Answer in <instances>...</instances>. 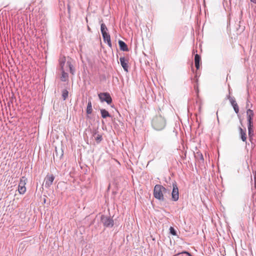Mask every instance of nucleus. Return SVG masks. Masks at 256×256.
I'll use <instances>...</instances> for the list:
<instances>
[{
	"instance_id": "nucleus-8",
	"label": "nucleus",
	"mask_w": 256,
	"mask_h": 256,
	"mask_svg": "<svg viewBox=\"0 0 256 256\" xmlns=\"http://www.w3.org/2000/svg\"><path fill=\"white\" fill-rule=\"evenodd\" d=\"M64 156V152L62 148L58 149L57 148H55V152L54 153V158L55 160H60Z\"/></svg>"
},
{
	"instance_id": "nucleus-18",
	"label": "nucleus",
	"mask_w": 256,
	"mask_h": 256,
	"mask_svg": "<svg viewBox=\"0 0 256 256\" xmlns=\"http://www.w3.org/2000/svg\"><path fill=\"white\" fill-rule=\"evenodd\" d=\"M26 178L24 176H22L20 180L18 186H25L26 184Z\"/></svg>"
},
{
	"instance_id": "nucleus-30",
	"label": "nucleus",
	"mask_w": 256,
	"mask_h": 256,
	"mask_svg": "<svg viewBox=\"0 0 256 256\" xmlns=\"http://www.w3.org/2000/svg\"><path fill=\"white\" fill-rule=\"evenodd\" d=\"M251 2L256 4V0H250Z\"/></svg>"
},
{
	"instance_id": "nucleus-14",
	"label": "nucleus",
	"mask_w": 256,
	"mask_h": 256,
	"mask_svg": "<svg viewBox=\"0 0 256 256\" xmlns=\"http://www.w3.org/2000/svg\"><path fill=\"white\" fill-rule=\"evenodd\" d=\"M100 114L102 115V117L104 118H106L108 117H110L111 116L109 114V112L106 110L105 109H101L100 110Z\"/></svg>"
},
{
	"instance_id": "nucleus-23",
	"label": "nucleus",
	"mask_w": 256,
	"mask_h": 256,
	"mask_svg": "<svg viewBox=\"0 0 256 256\" xmlns=\"http://www.w3.org/2000/svg\"><path fill=\"white\" fill-rule=\"evenodd\" d=\"M232 106L234 108V110L236 114H238L239 112V108L236 103V102L232 105Z\"/></svg>"
},
{
	"instance_id": "nucleus-27",
	"label": "nucleus",
	"mask_w": 256,
	"mask_h": 256,
	"mask_svg": "<svg viewBox=\"0 0 256 256\" xmlns=\"http://www.w3.org/2000/svg\"><path fill=\"white\" fill-rule=\"evenodd\" d=\"M96 140L98 143L100 142L102 140V136L100 134H98V136L95 138Z\"/></svg>"
},
{
	"instance_id": "nucleus-26",
	"label": "nucleus",
	"mask_w": 256,
	"mask_h": 256,
	"mask_svg": "<svg viewBox=\"0 0 256 256\" xmlns=\"http://www.w3.org/2000/svg\"><path fill=\"white\" fill-rule=\"evenodd\" d=\"M170 232L173 236H176L177 234L176 230L172 226H170Z\"/></svg>"
},
{
	"instance_id": "nucleus-34",
	"label": "nucleus",
	"mask_w": 256,
	"mask_h": 256,
	"mask_svg": "<svg viewBox=\"0 0 256 256\" xmlns=\"http://www.w3.org/2000/svg\"><path fill=\"white\" fill-rule=\"evenodd\" d=\"M240 122L241 123V124H242V120H240Z\"/></svg>"
},
{
	"instance_id": "nucleus-25",
	"label": "nucleus",
	"mask_w": 256,
	"mask_h": 256,
	"mask_svg": "<svg viewBox=\"0 0 256 256\" xmlns=\"http://www.w3.org/2000/svg\"><path fill=\"white\" fill-rule=\"evenodd\" d=\"M67 64L69 66V68H70V72L74 74V70L73 68V66H72V64H71L70 62H67Z\"/></svg>"
},
{
	"instance_id": "nucleus-33",
	"label": "nucleus",
	"mask_w": 256,
	"mask_h": 256,
	"mask_svg": "<svg viewBox=\"0 0 256 256\" xmlns=\"http://www.w3.org/2000/svg\"><path fill=\"white\" fill-rule=\"evenodd\" d=\"M230 90H229V94H230Z\"/></svg>"
},
{
	"instance_id": "nucleus-31",
	"label": "nucleus",
	"mask_w": 256,
	"mask_h": 256,
	"mask_svg": "<svg viewBox=\"0 0 256 256\" xmlns=\"http://www.w3.org/2000/svg\"><path fill=\"white\" fill-rule=\"evenodd\" d=\"M68 12H70V6H69V5H68Z\"/></svg>"
},
{
	"instance_id": "nucleus-28",
	"label": "nucleus",
	"mask_w": 256,
	"mask_h": 256,
	"mask_svg": "<svg viewBox=\"0 0 256 256\" xmlns=\"http://www.w3.org/2000/svg\"><path fill=\"white\" fill-rule=\"evenodd\" d=\"M180 254H187L188 256H192L189 252H186V251H184L182 252H181Z\"/></svg>"
},
{
	"instance_id": "nucleus-20",
	"label": "nucleus",
	"mask_w": 256,
	"mask_h": 256,
	"mask_svg": "<svg viewBox=\"0 0 256 256\" xmlns=\"http://www.w3.org/2000/svg\"><path fill=\"white\" fill-rule=\"evenodd\" d=\"M18 190L20 194H24L26 191V186H18Z\"/></svg>"
},
{
	"instance_id": "nucleus-3",
	"label": "nucleus",
	"mask_w": 256,
	"mask_h": 256,
	"mask_svg": "<svg viewBox=\"0 0 256 256\" xmlns=\"http://www.w3.org/2000/svg\"><path fill=\"white\" fill-rule=\"evenodd\" d=\"M152 126L155 130H160L166 126V120L161 116H156L152 120Z\"/></svg>"
},
{
	"instance_id": "nucleus-11",
	"label": "nucleus",
	"mask_w": 256,
	"mask_h": 256,
	"mask_svg": "<svg viewBox=\"0 0 256 256\" xmlns=\"http://www.w3.org/2000/svg\"><path fill=\"white\" fill-rule=\"evenodd\" d=\"M118 44H119L120 50H122L124 52L128 51V47L126 44L124 42H123L121 40H119Z\"/></svg>"
},
{
	"instance_id": "nucleus-6",
	"label": "nucleus",
	"mask_w": 256,
	"mask_h": 256,
	"mask_svg": "<svg viewBox=\"0 0 256 256\" xmlns=\"http://www.w3.org/2000/svg\"><path fill=\"white\" fill-rule=\"evenodd\" d=\"M179 198L178 188L176 182L172 183V200L176 202Z\"/></svg>"
},
{
	"instance_id": "nucleus-17",
	"label": "nucleus",
	"mask_w": 256,
	"mask_h": 256,
	"mask_svg": "<svg viewBox=\"0 0 256 256\" xmlns=\"http://www.w3.org/2000/svg\"><path fill=\"white\" fill-rule=\"evenodd\" d=\"M108 30L106 24L104 23L100 25V31L102 34L107 32Z\"/></svg>"
},
{
	"instance_id": "nucleus-1",
	"label": "nucleus",
	"mask_w": 256,
	"mask_h": 256,
	"mask_svg": "<svg viewBox=\"0 0 256 256\" xmlns=\"http://www.w3.org/2000/svg\"><path fill=\"white\" fill-rule=\"evenodd\" d=\"M170 190L165 188L162 185L156 184L154 190V196L160 201L163 202L165 200L164 196L166 194L169 196Z\"/></svg>"
},
{
	"instance_id": "nucleus-4",
	"label": "nucleus",
	"mask_w": 256,
	"mask_h": 256,
	"mask_svg": "<svg viewBox=\"0 0 256 256\" xmlns=\"http://www.w3.org/2000/svg\"><path fill=\"white\" fill-rule=\"evenodd\" d=\"M101 221L103 225L106 228H112L114 224V221L111 218L102 215L101 216Z\"/></svg>"
},
{
	"instance_id": "nucleus-21",
	"label": "nucleus",
	"mask_w": 256,
	"mask_h": 256,
	"mask_svg": "<svg viewBox=\"0 0 256 256\" xmlns=\"http://www.w3.org/2000/svg\"><path fill=\"white\" fill-rule=\"evenodd\" d=\"M226 98L230 100V102L232 106L236 102L234 98L230 96V94L228 96H227Z\"/></svg>"
},
{
	"instance_id": "nucleus-16",
	"label": "nucleus",
	"mask_w": 256,
	"mask_h": 256,
	"mask_svg": "<svg viewBox=\"0 0 256 256\" xmlns=\"http://www.w3.org/2000/svg\"><path fill=\"white\" fill-rule=\"evenodd\" d=\"M62 76H61V80L62 82H66L68 78V73L66 72L64 70H62Z\"/></svg>"
},
{
	"instance_id": "nucleus-9",
	"label": "nucleus",
	"mask_w": 256,
	"mask_h": 256,
	"mask_svg": "<svg viewBox=\"0 0 256 256\" xmlns=\"http://www.w3.org/2000/svg\"><path fill=\"white\" fill-rule=\"evenodd\" d=\"M120 64L124 70L126 72H128V60H126L124 57H120Z\"/></svg>"
},
{
	"instance_id": "nucleus-19",
	"label": "nucleus",
	"mask_w": 256,
	"mask_h": 256,
	"mask_svg": "<svg viewBox=\"0 0 256 256\" xmlns=\"http://www.w3.org/2000/svg\"><path fill=\"white\" fill-rule=\"evenodd\" d=\"M68 92L67 90L64 89L62 91V97L63 100H64L68 97Z\"/></svg>"
},
{
	"instance_id": "nucleus-24",
	"label": "nucleus",
	"mask_w": 256,
	"mask_h": 256,
	"mask_svg": "<svg viewBox=\"0 0 256 256\" xmlns=\"http://www.w3.org/2000/svg\"><path fill=\"white\" fill-rule=\"evenodd\" d=\"M232 106L234 108V110L236 114H238L239 112V108L236 103V102L232 105Z\"/></svg>"
},
{
	"instance_id": "nucleus-15",
	"label": "nucleus",
	"mask_w": 256,
	"mask_h": 256,
	"mask_svg": "<svg viewBox=\"0 0 256 256\" xmlns=\"http://www.w3.org/2000/svg\"><path fill=\"white\" fill-rule=\"evenodd\" d=\"M92 111V102L90 100H88L87 108H86V113L88 114H91Z\"/></svg>"
},
{
	"instance_id": "nucleus-10",
	"label": "nucleus",
	"mask_w": 256,
	"mask_h": 256,
	"mask_svg": "<svg viewBox=\"0 0 256 256\" xmlns=\"http://www.w3.org/2000/svg\"><path fill=\"white\" fill-rule=\"evenodd\" d=\"M102 36L103 37L104 40L105 42H107L108 46L110 47H112V43L110 40V34L107 32L102 34Z\"/></svg>"
},
{
	"instance_id": "nucleus-12",
	"label": "nucleus",
	"mask_w": 256,
	"mask_h": 256,
	"mask_svg": "<svg viewBox=\"0 0 256 256\" xmlns=\"http://www.w3.org/2000/svg\"><path fill=\"white\" fill-rule=\"evenodd\" d=\"M240 133V138L243 142H246V130H244L241 127L238 128Z\"/></svg>"
},
{
	"instance_id": "nucleus-2",
	"label": "nucleus",
	"mask_w": 256,
	"mask_h": 256,
	"mask_svg": "<svg viewBox=\"0 0 256 256\" xmlns=\"http://www.w3.org/2000/svg\"><path fill=\"white\" fill-rule=\"evenodd\" d=\"M254 116V113L253 110L250 109H248L246 110V118L248 121V135L250 140L252 138V137L254 135V132L253 129Z\"/></svg>"
},
{
	"instance_id": "nucleus-29",
	"label": "nucleus",
	"mask_w": 256,
	"mask_h": 256,
	"mask_svg": "<svg viewBox=\"0 0 256 256\" xmlns=\"http://www.w3.org/2000/svg\"><path fill=\"white\" fill-rule=\"evenodd\" d=\"M254 187L256 188V170L254 172Z\"/></svg>"
},
{
	"instance_id": "nucleus-7",
	"label": "nucleus",
	"mask_w": 256,
	"mask_h": 256,
	"mask_svg": "<svg viewBox=\"0 0 256 256\" xmlns=\"http://www.w3.org/2000/svg\"><path fill=\"white\" fill-rule=\"evenodd\" d=\"M54 179V176L52 174L47 175L44 179L46 188H50L52 184Z\"/></svg>"
},
{
	"instance_id": "nucleus-5",
	"label": "nucleus",
	"mask_w": 256,
	"mask_h": 256,
	"mask_svg": "<svg viewBox=\"0 0 256 256\" xmlns=\"http://www.w3.org/2000/svg\"><path fill=\"white\" fill-rule=\"evenodd\" d=\"M98 96L102 102H106L108 104L112 102V98L108 92H101Z\"/></svg>"
},
{
	"instance_id": "nucleus-22",
	"label": "nucleus",
	"mask_w": 256,
	"mask_h": 256,
	"mask_svg": "<svg viewBox=\"0 0 256 256\" xmlns=\"http://www.w3.org/2000/svg\"><path fill=\"white\" fill-rule=\"evenodd\" d=\"M65 61H66V59L64 58L60 59V66L61 70H64V65Z\"/></svg>"
},
{
	"instance_id": "nucleus-32",
	"label": "nucleus",
	"mask_w": 256,
	"mask_h": 256,
	"mask_svg": "<svg viewBox=\"0 0 256 256\" xmlns=\"http://www.w3.org/2000/svg\"><path fill=\"white\" fill-rule=\"evenodd\" d=\"M248 104H247L246 107L248 108Z\"/></svg>"
},
{
	"instance_id": "nucleus-13",
	"label": "nucleus",
	"mask_w": 256,
	"mask_h": 256,
	"mask_svg": "<svg viewBox=\"0 0 256 256\" xmlns=\"http://www.w3.org/2000/svg\"><path fill=\"white\" fill-rule=\"evenodd\" d=\"M200 60L201 58L200 55L196 54L194 56V64L197 70L200 68Z\"/></svg>"
}]
</instances>
